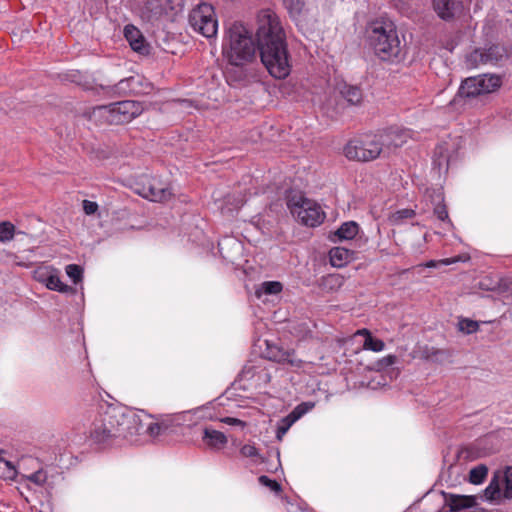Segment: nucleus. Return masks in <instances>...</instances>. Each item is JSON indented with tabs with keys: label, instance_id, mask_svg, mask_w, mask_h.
Returning <instances> with one entry per match:
<instances>
[{
	"label": "nucleus",
	"instance_id": "obj_37",
	"mask_svg": "<svg viewBox=\"0 0 512 512\" xmlns=\"http://www.w3.org/2000/svg\"><path fill=\"white\" fill-rule=\"evenodd\" d=\"M460 260H461L460 257L445 258V259H441V260H430V261H427L426 263L422 264V266H424L426 268H436L439 265H450V264L456 263Z\"/></svg>",
	"mask_w": 512,
	"mask_h": 512
},
{
	"label": "nucleus",
	"instance_id": "obj_13",
	"mask_svg": "<svg viewBox=\"0 0 512 512\" xmlns=\"http://www.w3.org/2000/svg\"><path fill=\"white\" fill-rule=\"evenodd\" d=\"M265 345L266 348L263 351V355L266 359L279 364H288L294 368H301L303 366V361L295 357L293 349L286 350L268 340L265 341Z\"/></svg>",
	"mask_w": 512,
	"mask_h": 512
},
{
	"label": "nucleus",
	"instance_id": "obj_39",
	"mask_svg": "<svg viewBox=\"0 0 512 512\" xmlns=\"http://www.w3.org/2000/svg\"><path fill=\"white\" fill-rule=\"evenodd\" d=\"M82 208H83V212L90 216V215H94L98 212L99 210V205L94 202V201H90V200H83L82 202Z\"/></svg>",
	"mask_w": 512,
	"mask_h": 512
},
{
	"label": "nucleus",
	"instance_id": "obj_10",
	"mask_svg": "<svg viewBox=\"0 0 512 512\" xmlns=\"http://www.w3.org/2000/svg\"><path fill=\"white\" fill-rule=\"evenodd\" d=\"M189 23L193 30L206 38H214L218 31V20L214 7L209 3H200L189 14Z\"/></svg>",
	"mask_w": 512,
	"mask_h": 512
},
{
	"label": "nucleus",
	"instance_id": "obj_2",
	"mask_svg": "<svg viewBox=\"0 0 512 512\" xmlns=\"http://www.w3.org/2000/svg\"><path fill=\"white\" fill-rule=\"evenodd\" d=\"M139 416L126 414L118 407L109 406L95 416L89 429V439L95 445L109 444L118 437L127 438L140 433Z\"/></svg>",
	"mask_w": 512,
	"mask_h": 512
},
{
	"label": "nucleus",
	"instance_id": "obj_15",
	"mask_svg": "<svg viewBox=\"0 0 512 512\" xmlns=\"http://www.w3.org/2000/svg\"><path fill=\"white\" fill-rule=\"evenodd\" d=\"M124 37L133 51L147 55L150 52V46L143 36L142 32L133 24H127L124 27Z\"/></svg>",
	"mask_w": 512,
	"mask_h": 512
},
{
	"label": "nucleus",
	"instance_id": "obj_43",
	"mask_svg": "<svg viewBox=\"0 0 512 512\" xmlns=\"http://www.w3.org/2000/svg\"><path fill=\"white\" fill-rule=\"evenodd\" d=\"M434 213L436 214V216L439 220H441V221L448 220V211H447L445 205H437L434 209Z\"/></svg>",
	"mask_w": 512,
	"mask_h": 512
},
{
	"label": "nucleus",
	"instance_id": "obj_44",
	"mask_svg": "<svg viewBox=\"0 0 512 512\" xmlns=\"http://www.w3.org/2000/svg\"><path fill=\"white\" fill-rule=\"evenodd\" d=\"M224 423L229 425H241L244 426V422L237 418L226 417L222 420Z\"/></svg>",
	"mask_w": 512,
	"mask_h": 512
},
{
	"label": "nucleus",
	"instance_id": "obj_6",
	"mask_svg": "<svg viewBox=\"0 0 512 512\" xmlns=\"http://www.w3.org/2000/svg\"><path fill=\"white\" fill-rule=\"evenodd\" d=\"M144 111L142 103L132 100H125L109 105L97 106L93 108L91 116L96 119H102L110 125H122L131 122L141 115Z\"/></svg>",
	"mask_w": 512,
	"mask_h": 512
},
{
	"label": "nucleus",
	"instance_id": "obj_31",
	"mask_svg": "<svg viewBox=\"0 0 512 512\" xmlns=\"http://www.w3.org/2000/svg\"><path fill=\"white\" fill-rule=\"evenodd\" d=\"M294 423L295 422L293 421V419H291L288 415L286 417H284L283 419H281V421L279 422V424L277 426L276 438L279 441H281L283 439V437L285 436V434L287 433V431L290 429V427Z\"/></svg>",
	"mask_w": 512,
	"mask_h": 512
},
{
	"label": "nucleus",
	"instance_id": "obj_27",
	"mask_svg": "<svg viewBox=\"0 0 512 512\" xmlns=\"http://www.w3.org/2000/svg\"><path fill=\"white\" fill-rule=\"evenodd\" d=\"M16 227L9 221L0 222V242L6 243L14 238Z\"/></svg>",
	"mask_w": 512,
	"mask_h": 512
},
{
	"label": "nucleus",
	"instance_id": "obj_20",
	"mask_svg": "<svg viewBox=\"0 0 512 512\" xmlns=\"http://www.w3.org/2000/svg\"><path fill=\"white\" fill-rule=\"evenodd\" d=\"M329 258L332 266L341 268L350 262L352 252L344 247H334L329 252Z\"/></svg>",
	"mask_w": 512,
	"mask_h": 512
},
{
	"label": "nucleus",
	"instance_id": "obj_14",
	"mask_svg": "<svg viewBox=\"0 0 512 512\" xmlns=\"http://www.w3.org/2000/svg\"><path fill=\"white\" fill-rule=\"evenodd\" d=\"M139 194L153 202H168L173 198L172 189L168 186H163L158 181H150L144 184L139 191Z\"/></svg>",
	"mask_w": 512,
	"mask_h": 512
},
{
	"label": "nucleus",
	"instance_id": "obj_7",
	"mask_svg": "<svg viewBox=\"0 0 512 512\" xmlns=\"http://www.w3.org/2000/svg\"><path fill=\"white\" fill-rule=\"evenodd\" d=\"M287 206L291 214L306 226H318L325 218L320 205L302 194L291 195L287 200Z\"/></svg>",
	"mask_w": 512,
	"mask_h": 512
},
{
	"label": "nucleus",
	"instance_id": "obj_24",
	"mask_svg": "<svg viewBox=\"0 0 512 512\" xmlns=\"http://www.w3.org/2000/svg\"><path fill=\"white\" fill-rule=\"evenodd\" d=\"M485 50L484 49H475L466 57V64L470 68H477L480 65H485Z\"/></svg>",
	"mask_w": 512,
	"mask_h": 512
},
{
	"label": "nucleus",
	"instance_id": "obj_26",
	"mask_svg": "<svg viewBox=\"0 0 512 512\" xmlns=\"http://www.w3.org/2000/svg\"><path fill=\"white\" fill-rule=\"evenodd\" d=\"M17 476L15 466L8 460L0 456V478L13 480Z\"/></svg>",
	"mask_w": 512,
	"mask_h": 512
},
{
	"label": "nucleus",
	"instance_id": "obj_16",
	"mask_svg": "<svg viewBox=\"0 0 512 512\" xmlns=\"http://www.w3.org/2000/svg\"><path fill=\"white\" fill-rule=\"evenodd\" d=\"M433 8L440 18L449 20L462 12L463 4L461 0H433Z\"/></svg>",
	"mask_w": 512,
	"mask_h": 512
},
{
	"label": "nucleus",
	"instance_id": "obj_36",
	"mask_svg": "<svg viewBox=\"0 0 512 512\" xmlns=\"http://www.w3.org/2000/svg\"><path fill=\"white\" fill-rule=\"evenodd\" d=\"M26 479L37 486H43L47 481V474L42 469L26 476Z\"/></svg>",
	"mask_w": 512,
	"mask_h": 512
},
{
	"label": "nucleus",
	"instance_id": "obj_34",
	"mask_svg": "<svg viewBox=\"0 0 512 512\" xmlns=\"http://www.w3.org/2000/svg\"><path fill=\"white\" fill-rule=\"evenodd\" d=\"M258 481L262 486L267 487L270 491L276 494H279L282 491L281 485L276 480L270 479L266 475H261L258 478Z\"/></svg>",
	"mask_w": 512,
	"mask_h": 512
},
{
	"label": "nucleus",
	"instance_id": "obj_30",
	"mask_svg": "<svg viewBox=\"0 0 512 512\" xmlns=\"http://www.w3.org/2000/svg\"><path fill=\"white\" fill-rule=\"evenodd\" d=\"M67 276L75 283L82 281L83 270L79 265L69 264L65 268Z\"/></svg>",
	"mask_w": 512,
	"mask_h": 512
},
{
	"label": "nucleus",
	"instance_id": "obj_21",
	"mask_svg": "<svg viewBox=\"0 0 512 512\" xmlns=\"http://www.w3.org/2000/svg\"><path fill=\"white\" fill-rule=\"evenodd\" d=\"M340 92L344 99L352 105H357L362 101V91L359 87L345 84Z\"/></svg>",
	"mask_w": 512,
	"mask_h": 512
},
{
	"label": "nucleus",
	"instance_id": "obj_25",
	"mask_svg": "<svg viewBox=\"0 0 512 512\" xmlns=\"http://www.w3.org/2000/svg\"><path fill=\"white\" fill-rule=\"evenodd\" d=\"M488 474V469L485 465H478L472 468L469 472V481L474 485H479L484 482Z\"/></svg>",
	"mask_w": 512,
	"mask_h": 512
},
{
	"label": "nucleus",
	"instance_id": "obj_22",
	"mask_svg": "<svg viewBox=\"0 0 512 512\" xmlns=\"http://www.w3.org/2000/svg\"><path fill=\"white\" fill-rule=\"evenodd\" d=\"M358 224L350 221L343 223L336 231L335 235L339 240H351L358 234Z\"/></svg>",
	"mask_w": 512,
	"mask_h": 512
},
{
	"label": "nucleus",
	"instance_id": "obj_45",
	"mask_svg": "<svg viewBox=\"0 0 512 512\" xmlns=\"http://www.w3.org/2000/svg\"><path fill=\"white\" fill-rule=\"evenodd\" d=\"M244 202H245V200H244V199H239V200L237 201V203L235 204L234 208H235V209L240 208V207L244 204Z\"/></svg>",
	"mask_w": 512,
	"mask_h": 512
},
{
	"label": "nucleus",
	"instance_id": "obj_38",
	"mask_svg": "<svg viewBox=\"0 0 512 512\" xmlns=\"http://www.w3.org/2000/svg\"><path fill=\"white\" fill-rule=\"evenodd\" d=\"M313 407L312 404L302 403L298 405L288 416L296 422L300 419L309 409Z\"/></svg>",
	"mask_w": 512,
	"mask_h": 512
},
{
	"label": "nucleus",
	"instance_id": "obj_40",
	"mask_svg": "<svg viewBox=\"0 0 512 512\" xmlns=\"http://www.w3.org/2000/svg\"><path fill=\"white\" fill-rule=\"evenodd\" d=\"M240 453L242 456L247 458H254L259 455L258 449L255 447L254 444H245L241 447Z\"/></svg>",
	"mask_w": 512,
	"mask_h": 512
},
{
	"label": "nucleus",
	"instance_id": "obj_8",
	"mask_svg": "<svg viewBox=\"0 0 512 512\" xmlns=\"http://www.w3.org/2000/svg\"><path fill=\"white\" fill-rule=\"evenodd\" d=\"M502 78L496 74H482L468 77L462 81L458 95L463 98H475L498 91L502 86Z\"/></svg>",
	"mask_w": 512,
	"mask_h": 512
},
{
	"label": "nucleus",
	"instance_id": "obj_28",
	"mask_svg": "<svg viewBox=\"0 0 512 512\" xmlns=\"http://www.w3.org/2000/svg\"><path fill=\"white\" fill-rule=\"evenodd\" d=\"M344 284L343 276L339 274H330L323 278V286L329 290H337Z\"/></svg>",
	"mask_w": 512,
	"mask_h": 512
},
{
	"label": "nucleus",
	"instance_id": "obj_4",
	"mask_svg": "<svg viewBox=\"0 0 512 512\" xmlns=\"http://www.w3.org/2000/svg\"><path fill=\"white\" fill-rule=\"evenodd\" d=\"M368 43L382 61L396 62L401 59L402 47L396 26L391 21H376L368 30Z\"/></svg>",
	"mask_w": 512,
	"mask_h": 512
},
{
	"label": "nucleus",
	"instance_id": "obj_18",
	"mask_svg": "<svg viewBox=\"0 0 512 512\" xmlns=\"http://www.w3.org/2000/svg\"><path fill=\"white\" fill-rule=\"evenodd\" d=\"M202 439L206 446L215 450H220L227 444L225 434L211 428H205Z\"/></svg>",
	"mask_w": 512,
	"mask_h": 512
},
{
	"label": "nucleus",
	"instance_id": "obj_12",
	"mask_svg": "<svg viewBox=\"0 0 512 512\" xmlns=\"http://www.w3.org/2000/svg\"><path fill=\"white\" fill-rule=\"evenodd\" d=\"M33 278L44 284L49 290L67 293L71 288L60 279V272L51 265H40L33 271Z\"/></svg>",
	"mask_w": 512,
	"mask_h": 512
},
{
	"label": "nucleus",
	"instance_id": "obj_5",
	"mask_svg": "<svg viewBox=\"0 0 512 512\" xmlns=\"http://www.w3.org/2000/svg\"><path fill=\"white\" fill-rule=\"evenodd\" d=\"M391 135L388 134H364L350 140L343 149L348 160L357 162H369L377 159L388 146Z\"/></svg>",
	"mask_w": 512,
	"mask_h": 512
},
{
	"label": "nucleus",
	"instance_id": "obj_11",
	"mask_svg": "<svg viewBox=\"0 0 512 512\" xmlns=\"http://www.w3.org/2000/svg\"><path fill=\"white\" fill-rule=\"evenodd\" d=\"M182 0H147L140 8V16L147 22L173 19L182 11Z\"/></svg>",
	"mask_w": 512,
	"mask_h": 512
},
{
	"label": "nucleus",
	"instance_id": "obj_29",
	"mask_svg": "<svg viewBox=\"0 0 512 512\" xmlns=\"http://www.w3.org/2000/svg\"><path fill=\"white\" fill-rule=\"evenodd\" d=\"M415 212L412 209H401L392 213L389 217V221L393 225L399 224L403 219L414 217Z\"/></svg>",
	"mask_w": 512,
	"mask_h": 512
},
{
	"label": "nucleus",
	"instance_id": "obj_9",
	"mask_svg": "<svg viewBox=\"0 0 512 512\" xmlns=\"http://www.w3.org/2000/svg\"><path fill=\"white\" fill-rule=\"evenodd\" d=\"M491 504H500L504 500H512V467L496 471L481 496Z\"/></svg>",
	"mask_w": 512,
	"mask_h": 512
},
{
	"label": "nucleus",
	"instance_id": "obj_33",
	"mask_svg": "<svg viewBox=\"0 0 512 512\" xmlns=\"http://www.w3.org/2000/svg\"><path fill=\"white\" fill-rule=\"evenodd\" d=\"M285 7L292 16H298L304 7L303 0H283Z\"/></svg>",
	"mask_w": 512,
	"mask_h": 512
},
{
	"label": "nucleus",
	"instance_id": "obj_3",
	"mask_svg": "<svg viewBox=\"0 0 512 512\" xmlns=\"http://www.w3.org/2000/svg\"><path fill=\"white\" fill-rule=\"evenodd\" d=\"M223 57L234 66H244L256 58V44L250 31L241 23H233L222 44Z\"/></svg>",
	"mask_w": 512,
	"mask_h": 512
},
{
	"label": "nucleus",
	"instance_id": "obj_19",
	"mask_svg": "<svg viewBox=\"0 0 512 512\" xmlns=\"http://www.w3.org/2000/svg\"><path fill=\"white\" fill-rule=\"evenodd\" d=\"M354 336L364 337L363 349L373 352H381L385 349V343L383 340L373 337L372 333L366 329H359L354 333Z\"/></svg>",
	"mask_w": 512,
	"mask_h": 512
},
{
	"label": "nucleus",
	"instance_id": "obj_1",
	"mask_svg": "<svg viewBox=\"0 0 512 512\" xmlns=\"http://www.w3.org/2000/svg\"><path fill=\"white\" fill-rule=\"evenodd\" d=\"M257 38L261 62L269 75L277 80L286 79L292 71V56L280 20L272 11L260 12Z\"/></svg>",
	"mask_w": 512,
	"mask_h": 512
},
{
	"label": "nucleus",
	"instance_id": "obj_17",
	"mask_svg": "<svg viewBox=\"0 0 512 512\" xmlns=\"http://www.w3.org/2000/svg\"><path fill=\"white\" fill-rule=\"evenodd\" d=\"M478 499L477 495L449 494L446 496L445 502L451 512H458L475 507L478 504Z\"/></svg>",
	"mask_w": 512,
	"mask_h": 512
},
{
	"label": "nucleus",
	"instance_id": "obj_41",
	"mask_svg": "<svg viewBox=\"0 0 512 512\" xmlns=\"http://www.w3.org/2000/svg\"><path fill=\"white\" fill-rule=\"evenodd\" d=\"M397 357L395 355H387L377 361L376 365L378 369H383L392 366L396 363Z\"/></svg>",
	"mask_w": 512,
	"mask_h": 512
},
{
	"label": "nucleus",
	"instance_id": "obj_42",
	"mask_svg": "<svg viewBox=\"0 0 512 512\" xmlns=\"http://www.w3.org/2000/svg\"><path fill=\"white\" fill-rule=\"evenodd\" d=\"M145 431L148 433L149 436L156 437L161 433L162 426L157 422H151L147 424Z\"/></svg>",
	"mask_w": 512,
	"mask_h": 512
},
{
	"label": "nucleus",
	"instance_id": "obj_23",
	"mask_svg": "<svg viewBox=\"0 0 512 512\" xmlns=\"http://www.w3.org/2000/svg\"><path fill=\"white\" fill-rule=\"evenodd\" d=\"M485 50L486 64H495L505 56V50L499 45H493Z\"/></svg>",
	"mask_w": 512,
	"mask_h": 512
},
{
	"label": "nucleus",
	"instance_id": "obj_32",
	"mask_svg": "<svg viewBox=\"0 0 512 512\" xmlns=\"http://www.w3.org/2000/svg\"><path fill=\"white\" fill-rule=\"evenodd\" d=\"M283 289V285L279 281H266L261 285V291L267 295L279 294Z\"/></svg>",
	"mask_w": 512,
	"mask_h": 512
},
{
	"label": "nucleus",
	"instance_id": "obj_35",
	"mask_svg": "<svg viewBox=\"0 0 512 512\" xmlns=\"http://www.w3.org/2000/svg\"><path fill=\"white\" fill-rule=\"evenodd\" d=\"M458 328L460 331L466 334H472L479 329V325L476 321L470 319H462L458 323Z\"/></svg>",
	"mask_w": 512,
	"mask_h": 512
}]
</instances>
